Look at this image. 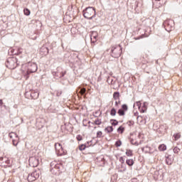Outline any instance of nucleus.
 <instances>
[{
  "label": "nucleus",
  "instance_id": "obj_10",
  "mask_svg": "<svg viewBox=\"0 0 182 182\" xmlns=\"http://www.w3.org/2000/svg\"><path fill=\"white\" fill-rule=\"evenodd\" d=\"M173 161H174V157H173V156L168 155L166 158V163L168 166H171V164H173Z\"/></svg>",
  "mask_w": 182,
  "mask_h": 182
},
{
  "label": "nucleus",
  "instance_id": "obj_37",
  "mask_svg": "<svg viewBox=\"0 0 182 182\" xmlns=\"http://www.w3.org/2000/svg\"><path fill=\"white\" fill-rule=\"evenodd\" d=\"M127 124H128V126H133V124H134V122H133V121H129V122H127Z\"/></svg>",
  "mask_w": 182,
  "mask_h": 182
},
{
  "label": "nucleus",
  "instance_id": "obj_46",
  "mask_svg": "<svg viewBox=\"0 0 182 182\" xmlns=\"http://www.w3.org/2000/svg\"><path fill=\"white\" fill-rule=\"evenodd\" d=\"M100 114H102V112H100Z\"/></svg>",
  "mask_w": 182,
  "mask_h": 182
},
{
  "label": "nucleus",
  "instance_id": "obj_21",
  "mask_svg": "<svg viewBox=\"0 0 182 182\" xmlns=\"http://www.w3.org/2000/svg\"><path fill=\"white\" fill-rule=\"evenodd\" d=\"M117 132L120 133V134H123V133L124 132V127H123V126H120L118 129H117Z\"/></svg>",
  "mask_w": 182,
  "mask_h": 182
},
{
  "label": "nucleus",
  "instance_id": "obj_1",
  "mask_svg": "<svg viewBox=\"0 0 182 182\" xmlns=\"http://www.w3.org/2000/svg\"><path fill=\"white\" fill-rule=\"evenodd\" d=\"M25 70H23L24 75H31L38 70V65L36 63L29 62L24 65Z\"/></svg>",
  "mask_w": 182,
  "mask_h": 182
},
{
  "label": "nucleus",
  "instance_id": "obj_29",
  "mask_svg": "<svg viewBox=\"0 0 182 182\" xmlns=\"http://www.w3.org/2000/svg\"><path fill=\"white\" fill-rule=\"evenodd\" d=\"M116 113H117V112L116 111V109L112 108L110 111V115L111 116H116Z\"/></svg>",
  "mask_w": 182,
  "mask_h": 182
},
{
  "label": "nucleus",
  "instance_id": "obj_44",
  "mask_svg": "<svg viewBox=\"0 0 182 182\" xmlns=\"http://www.w3.org/2000/svg\"><path fill=\"white\" fill-rule=\"evenodd\" d=\"M88 124H90V121L88 122Z\"/></svg>",
  "mask_w": 182,
  "mask_h": 182
},
{
  "label": "nucleus",
  "instance_id": "obj_36",
  "mask_svg": "<svg viewBox=\"0 0 182 182\" xmlns=\"http://www.w3.org/2000/svg\"><path fill=\"white\" fill-rule=\"evenodd\" d=\"M119 161L122 164H124V158L123 156L119 157Z\"/></svg>",
  "mask_w": 182,
  "mask_h": 182
},
{
  "label": "nucleus",
  "instance_id": "obj_7",
  "mask_svg": "<svg viewBox=\"0 0 182 182\" xmlns=\"http://www.w3.org/2000/svg\"><path fill=\"white\" fill-rule=\"evenodd\" d=\"M137 106L139 112L141 113H145L147 110V102H144L143 105L141 106V102L140 101L136 102V104L134 105V107H136Z\"/></svg>",
  "mask_w": 182,
  "mask_h": 182
},
{
  "label": "nucleus",
  "instance_id": "obj_32",
  "mask_svg": "<svg viewBox=\"0 0 182 182\" xmlns=\"http://www.w3.org/2000/svg\"><path fill=\"white\" fill-rule=\"evenodd\" d=\"M130 143H131V144H133L134 146H139V143H137V141H134V139H131Z\"/></svg>",
  "mask_w": 182,
  "mask_h": 182
},
{
  "label": "nucleus",
  "instance_id": "obj_30",
  "mask_svg": "<svg viewBox=\"0 0 182 182\" xmlns=\"http://www.w3.org/2000/svg\"><path fill=\"white\" fill-rule=\"evenodd\" d=\"M173 153L178 154V153H180V148H178V146H175L173 148Z\"/></svg>",
  "mask_w": 182,
  "mask_h": 182
},
{
  "label": "nucleus",
  "instance_id": "obj_28",
  "mask_svg": "<svg viewBox=\"0 0 182 182\" xmlns=\"http://www.w3.org/2000/svg\"><path fill=\"white\" fill-rule=\"evenodd\" d=\"M122 110H124V112H127V110H129V107H127V105L124 104L122 105Z\"/></svg>",
  "mask_w": 182,
  "mask_h": 182
},
{
  "label": "nucleus",
  "instance_id": "obj_14",
  "mask_svg": "<svg viewBox=\"0 0 182 182\" xmlns=\"http://www.w3.org/2000/svg\"><path fill=\"white\" fill-rule=\"evenodd\" d=\"M102 124V119L97 118L94 122L92 123V124H95V126H100Z\"/></svg>",
  "mask_w": 182,
  "mask_h": 182
},
{
  "label": "nucleus",
  "instance_id": "obj_15",
  "mask_svg": "<svg viewBox=\"0 0 182 182\" xmlns=\"http://www.w3.org/2000/svg\"><path fill=\"white\" fill-rule=\"evenodd\" d=\"M9 137H10V139H16L18 138V134H16V133L15 132H11L9 134Z\"/></svg>",
  "mask_w": 182,
  "mask_h": 182
},
{
  "label": "nucleus",
  "instance_id": "obj_34",
  "mask_svg": "<svg viewBox=\"0 0 182 182\" xmlns=\"http://www.w3.org/2000/svg\"><path fill=\"white\" fill-rule=\"evenodd\" d=\"M80 93H81V95H85V93H86V88H82Z\"/></svg>",
  "mask_w": 182,
  "mask_h": 182
},
{
  "label": "nucleus",
  "instance_id": "obj_38",
  "mask_svg": "<svg viewBox=\"0 0 182 182\" xmlns=\"http://www.w3.org/2000/svg\"><path fill=\"white\" fill-rule=\"evenodd\" d=\"M20 53H22V48H18V50L17 52V55H20Z\"/></svg>",
  "mask_w": 182,
  "mask_h": 182
},
{
  "label": "nucleus",
  "instance_id": "obj_25",
  "mask_svg": "<svg viewBox=\"0 0 182 182\" xmlns=\"http://www.w3.org/2000/svg\"><path fill=\"white\" fill-rule=\"evenodd\" d=\"M110 123L112 126H117L119 124V122L116 119H110Z\"/></svg>",
  "mask_w": 182,
  "mask_h": 182
},
{
  "label": "nucleus",
  "instance_id": "obj_26",
  "mask_svg": "<svg viewBox=\"0 0 182 182\" xmlns=\"http://www.w3.org/2000/svg\"><path fill=\"white\" fill-rule=\"evenodd\" d=\"M166 146L164 144H161L159 146V150H160V151H164V150H166Z\"/></svg>",
  "mask_w": 182,
  "mask_h": 182
},
{
  "label": "nucleus",
  "instance_id": "obj_2",
  "mask_svg": "<svg viewBox=\"0 0 182 182\" xmlns=\"http://www.w3.org/2000/svg\"><path fill=\"white\" fill-rule=\"evenodd\" d=\"M86 19H93L96 16V10L93 7H87L82 11Z\"/></svg>",
  "mask_w": 182,
  "mask_h": 182
},
{
  "label": "nucleus",
  "instance_id": "obj_17",
  "mask_svg": "<svg viewBox=\"0 0 182 182\" xmlns=\"http://www.w3.org/2000/svg\"><path fill=\"white\" fill-rule=\"evenodd\" d=\"M44 51V55H48L49 53V49H48V48L46 47H42L40 49V52Z\"/></svg>",
  "mask_w": 182,
  "mask_h": 182
},
{
  "label": "nucleus",
  "instance_id": "obj_9",
  "mask_svg": "<svg viewBox=\"0 0 182 182\" xmlns=\"http://www.w3.org/2000/svg\"><path fill=\"white\" fill-rule=\"evenodd\" d=\"M55 147L56 151H58L60 156L65 154V151L63 149V147H62V144H60V143H56L55 144Z\"/></svg>",
  "mask_w": 182,
  "mask_h": 182
},
{
  "label": "nucleus",
  "instance_id": "obj_18",
  "mask_svg": "<svg viewBox=\"0 0 182 182\" xmlns=\"http://www.w3.org/2000/svg\"><path fill=\"white\" fill-rule=\"evenodd\" d=\"M105 132H106V133H112V132H113V127L112 126L107 127L105 129Z\"/></svg>",
  "mask_w": 182,
  "mask_h": 182
},
{
  "label": "nucleus",
  "instance_id": "obj_41",
  "mask_svg": "<svg viewBox=\"0 0 182 182\" xmlns=\"http://www.w3.org/2000/svg\"><path fill=\"white\" fill-rule=\"evenodd\" d=\"M119 102L117 101L115 102V105L118 106Z\"/></svg>",
  "mask_w": 182,
  "mask_h": 182
},
{
  "label": "nucleus",
  "instance_id": "obj_8",
  "mask_svg": "<svg viewBox=\"0 0 182 182\" xmlns=\"http://www.w3.org/2000/svg\"><path fill=\"white\" fill-rule=\"evenodd\" d=\"M52 75L55 76V77H63L65 75H66V71H63L62 68H58L56 72H53Z\"/></svg>",
  "mask_w": 182,
  "mask_h": 182
},
{
  "label": "nucleus",
  "instance_id": "obj_19",
  "mask_svg": "<svg viewBox=\"0 0 182 182\" xmlns=\"http://www.w3.org/2000/svg\"><path fill=\"white\" fill-rule=\"evenodd\" d=\"M12 143H13V145H14L15 146H18L19 143V137L13 139Z\"/></svg>",
  "mask_w": 182,
  "mask_h": 182
},
{
  "label": "nucleus",
  "instance_id": "obj_43",
  "mask_svg": "<svg viewBox=\"0 0 182 182\" xmlns=\"http://www.w3.org/2000/svg\"><path fill=\"white\" fill-rule=\"evenodd\" d=\"M0 103H2V100H0Z\"/></svg>",
  "mask_w": 182,
  "mask_h": 182
},
{
  "label": "nucleus",
  "instance_id": "obj_39",
  "mask_svg": "<svg viewBox=\"0 0 182 182\" xmlns=\"http://www.w3.org/2000/svg\"><path fill=\"white\" fill-rule=\"evenodd\" d=\"M4 160H6V158H4V157L1 156L0 161H4Z\"/></svg>",
  "mask_w": 182,
  "mask_h": 182
},
{
  "label": "nucleus",
  "instance_id": "obj_3",
  "mask_svg": "<svg viewBox=\"0 0 182 182\" xmlns=\"http://www.w3.org/2000/svg\"><path fill=\"white\" fill-rule=\"evenodd\" d=\"M62 168H63V166L62 164H58L55 161L50 163V171L54 174H59L60 173Z\"/></svg>",
  "mask_w": 182,
  "mask_h": 182
},
{
  "label": "nucleus",
  "instance_id": "obj_20",
  "mask_svg": "<svg viewBox=\"0 0 182 182\" xmlns=\"http://www.w3.org/2000/svg\"><path fill=\"white\" fill-rule=\"evenodd\" d=\"M119 96H120V93L119 92H114L113 97H114V100H119Z\"/></svg>",
  "mask_w": 182,
  "mask_h": 182
},
{
  "label": "nucleus",
  "instance_id": "obj_47",
  "mask_svg": "<svg viewBox=\"0 0 182 182\" xmlns=\"http://www.w3.org/2000/svg\"><path fill=\"white\" fill-rule=\"evenodd\" d=\"M41 127H43V125H41Z\"/></svg>",
  "mask_w": 182,
  "mask_h": 182
},
{
  "label": "nucleus",
  "instance_id": "obj_33",
  "mask_svg": "<svg viewBox=\"0 0 182 182\" xmlns=\"http://www.w3.org/2000/svg\"><path fill=\"white\" fill-rule=\"evenodd\" d=\"M115 146H116V147H120V146H122V141H120V140L117 141L115 143Z\"/></svg>",
  "mask_w": 182,
  "mask_h": 182
},
{
  "label": "nucleus",
  "instance_id": "obj_5",
  "mask_svg": "<svg viewBox=\"0 0 182 182\" xmlns=\"http://www.w3.org/2000/svg\"><path fill=\"white\" fill-rule=\"evenodd\" d=\"M41 176V170L37 169L36 171H33L31 173H29L28 176V181L33 182L38 178H39V176Z\"/></svg>",
  "mask_w": 182,
  "mask_h": 182
},
{
  "label": "nucleus",
  "instance_id": "obj_22",
  "mask_svg": "<svg viewBox=\"0 0 182 182\" xmlns=\"http://www.w3.org/2000/svg\"><path fill=\"white\" fill-rule=\"evenodd\" d=\"M173 137L174 140L177 141L178 139H180V137H181V134L180 133H176L173 134Z\"/></svg>",
  "mask_w": 182,
  "mask_h": 182
},
{
  "label": "nucleus",
  "instance_id": "obj_31",
  "mask_svg": "<svg viewBox=\"0 0 182 182\" xmlns=\"http://www.w3.org/2000/svg\"><path fill=\"white\" fill-rule=\"evenodd\" d=\"M85 149H86V145L81 144L79 146V150H80V151H83V150H85Z\"/></svg>",
  "mask_w": 182,
  "mask_h": 182
},
{
  "label": "nucleus",
  "instance_id": "obj_23",
  "mask_svg": "<svg viewBox=\"0 0 182 182\" xmlns=\"http://www.w3.org/2000/svg\"><path fill=\"white\" fill-rule=\"evenodd\" d=\"M126 155L128 157H132V156H133V151L130 150V149H127L126 151Z\"/></svg>",
  "mask_w": 182,
  "mask_h": 182
},
{
  "label": "nucleus",
  "instance_id": "obj_6",
  "mask_svg": "<svg viewBox=\"0 0 182 182\" xmlns=\"http://www.w3.org/2000/svg\"><path fill=\"white\" fill-rule=\"evenodd\" d=\"M112 58H119L122 55V47L120 46H115L111 50Z\"/></svg>",
  "mask_w": 182,
  "mask_h": 182
},
{
  "label": "nucleus",
  "instance_id": "obj_27",
  "mask_svg": "<svg viewBox=\"0 0 182 182\" xmlns=\"http://www.w3.org/2000/svg\"><path fill=\"white\" fill-rule=\"evenodd\" d=\"M23 12L24 15H26V16H29L31 15V11L28 9H24Z\"/></svg>",
  "mask_w": 182,
  "mask_h": 182
},
{
  "label": "nucleus",
  "instance_id": "obj_12",
  "mask_svg": "<svg viewBox=\"0 0 182 182\" xmlns=\"http://www.w3.org/2000/svg\"><path fill=\"white\" fill-rule=\"evenodd\" d=\"M31 96L32 99H38L39 97V92L38 91H31Z\"/></svg>",
  "mask_w": 182,
  "mask_h": 182
},
{
  "label": "nucleus",
  "instance_id": "obj_42",
  "mask_svg": "<svg viewBox=\"0 0 182 182\" xmlns=\"http://www.w3.org/2000/svg\"><path fill=\"white\" fill-rule=\"evenodd\" d=\"M5 162L6 163V164H8L9 161L8 160H5Z\"/></svg>",
  "mask_w": 182,
  "mask_h": 182
},
{
  "label": "nucleus",
  "instance_id": "obj_13",
  "mask_svg": "<svg viewBox=\"0 0 182 182\" xmlns=\"http://www.w3.org/2000/svg\"><path fill=\"white\" fill-rule=\"evenodd\" d=\"M142 151H144L146 154L147 153H150V151H151V148L149 146H146L144 147L141 148Z\"/></svg>",
  "mask_w": 182,
  "mask_h": 182
},
{
  "label": "nucleus",
  "instance_id": "obj_35",
  "mask_svg": "<svg viewBox=\"0 0 182 182\" xmlns=\"http://www.w3.org/2000/svg\"><path fill=\"white\" fill-rule=\"evenodd\" d=\"M102 134H103V133L102 132V131H99L97 132V137H102Z\"/></svg>",
  "mask_w": 182,
  "mask_h": 182
},
{
  "label": "nucleus",
  "instance_id": "obj_16",
  "mask_svg": "<svg viewBox=\"0 0 182 182\" xmlns=\"http://www.w3.org/2000/svg\"><path fill=\"white\" fill-rule=\"evenodd\" d=\"M126 164H127V166H129V167H132V166L134 164V161L133 159H127Z\"/></svg>",
  "mask_w": 182,
  "mask_h": 182
},
{
  "label": "nucleus",
  "instance_id": "obj_11",
  "mask_svg": "<svg viewBox=\"0 0 182 182\" xmlns=\"http://www.w3.org/2000/svg\"><path fill=\"white\" fill-rule=\"evenodd\" d=\"M97 31H92V33H91V42L92 43H95V42H96V41H97Z\"/></svg>",
  "mask_w": 182,
  "mask_h": 182
},
{
  "label": "nucleus",
  "instance_id": "obj_45",
  "mask_svg": "<svg viewBox=\"0 0 182 182\" xmlns=\"http://www.w3.org/2000/svg\"><path fill=\"white\" fill-rule=\"evenodd\" d=\"M95 114H98V112H95Z\"/></svg>",
  "mask_w": 182,
  "mask_h": 182
},
{
  "label": "nucleus",
  "instance_id": "obj_40",
  "mask_svg": "<svg viewBox=\"0 0 182 182\" xmlns=\"http://www.w3.org/2000/svg\"><path fill=\"white\" fill-rule=\"evenodd\" d=\"M86 122V120H83V126H87V125H86V124H85V122Z\"/></svg>",
  "mask_w": 182,
  "mask_h": 182
},
{
  "label": "nucleus",
  "instance_id": "obj_24",
  "mask_svg": "<svg viewBox=\"0 0 182 182\" xmlns=\"http://www.w3.org/2000/svg\"><path fill=\"white\" fill-rule=\"evenodd\" d=\"M119 116H124V114H126V111H124L122 109H119L117 112Z\"/></svg>",
  "mask_w": 182,
  "mask_h": 182
},
{
  "label": "nucleus",
  "instance_id": "obj_4",
  "mask_svg": "<svg viewBox=\"0 0 182 182\" xmlns=\"http://www.w3.org/2000/svg\"><path fill=\"white\" fill-rule=\"evenodd\" d=\"M18 59L15 57H10L7 59V62L6 63V68L9 69H15L16 66H18Z\"/></svg>",
  "mask_w": 182,
  "mask_h": 182
}]
</instances>
